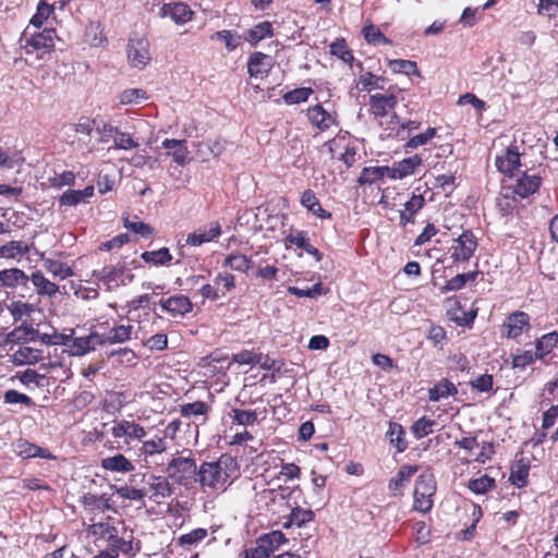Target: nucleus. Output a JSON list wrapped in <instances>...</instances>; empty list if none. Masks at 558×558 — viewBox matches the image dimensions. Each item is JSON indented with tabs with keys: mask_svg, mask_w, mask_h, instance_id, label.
Instances as JSON below:
<instances>
[{
	"mask_svg": "<svg viewBox=\"0 0 558 558\" xmlns=\"http://www.w3.org/2000/svg\"><path fill=\"white\" fill-rule=\"evenodd\" d=\"M239 471L238 462L228 454H222L217 461L203 462L197 469L196 483L206 489H225Z\"/></svg>",
	"mask_w": 558,
	"mask_h": 558,
	"instance_id": "nucleus-1",
	"label": "nucleus"
},
{
	"mask_svg": "<svg viewBox=\"0 0 558 558\" xmlns=\"http://www.w3.org/2000/svg\"><path fill=\"white\" fill-rule=\"evenodd\" d=\"M197 469L198 465L193 452L184 449L171 457L165 473L173 484L189 488L196 483Z\"/></svg>",
	"mask_w": 558,
	"mask_h": 558,
	"instance_id": "nucleus-2",
	"label": "nucleus"
},
{
	"mask_svg": "<svg viewBox=\"0 0 558 558\" xmlns=\"http://www.w3.org/2000/svg\"><path fill=\"white\" fill-rule=\"evenodd\" d=\"M478 247V238L472 229H464L452 239L448 248L449 258L453 264L468 263L475 254Z\"/></svg>",
	"mask_w": 558,
	"mask_h": 558,
	"instance_id": "nucleus-3",
	"label": "nucleus"
},
{
	"mask_svg": "<svg viewBox=\"0 0 558 558\" xmlns=\"http://www.w3.org/2000/svg\"><path fill=\"white\" fill-rule=\"evenodd\" d=\"M286 542L281 531L265 533L256 538L254 546L243 550L242 558H269Z\"/></svg>",
	"mask_w": 558,
	"mask_h": 558,
	"instance_id": "nucleus-4",
	"label": "nucleus"
},
{
	"mask_svg": "<svg viewBox=\"0 0 558 558\" xmlns=\"http://www.w3.org/2000/svg\"><path fill=\"white\" fill-rule=\"evenodd\" d=\"M436 493V482L433 474H421L415 482L413 492V510L427 513L434 506L433 496Z\"/></svg>",
	"mask_w": 558,
	"mask_h": 558,
	"instance_id": "nucleus-5",
	"label": "nucleus"
},
{
	"mask_svg": "<svg viewBox=\"0 0 558 558\" xmlns=\"http://www.w3.org/2000/svg\"><path fill=\"white\" fill-rule=\"evenodd\" d=\"M145 496L156 504L163 505L174 494V484L170 482L167 475L149 474L145 481Z\"/></svg>",
	"mask_w": 558,
	"mask_h": 558,
	"instance_id": "nucleus-6",
	"label": "nucleus"
},
{
	"mask_svg": "<svg viewBox=\"0 0 558 558\" xmlns=\"http://www.w3.org/2000/svg\"><path fill=\"white\" fill-rule=\"evenodd\" d=\"M398 92L397 86H390L385 94L377 93L369 96V113L379 124H383V120L397 107Z\"/></svg>",
	"mask_w": 558,
	"mask_h": 558,
	"instance_id": "nucleus-7",
	"label": "nucleus"
},
{
	"mask_svg": "<svg viewBox=\"0 0 558 558\" xmlns=\"http://www.w3.org/2000/svg\"><path fill=\"white\" fill-rule=\"evenodd\" d=\"M150 44L145 35L134 34L129 38L126 56L129 63L136 69L143 70L151 61Z\"/></svg>",
	"mask_w": 558,
	"mask_h": 558,
	"instance_id": "nucleus-8",
	"label": "nucleus"
},
{
	"mask_svg": "<svg viewBox=\"0 0 558 558\" xmlns=\"http://www.w3.org/2000/svg\"><path fill=\"white\" fill-rule=\"evenodd\" d=\"M93 277L102 281L108 289L126 286L134 279V275L125 265H106L100 269H95Z\"/></svg>",
	"mask_w": 558,
	"mask_h": 558,
	"instance_id": "nucleus-9",
	"label": "nucleus"
},
{
	"mask_svg": "<svg viewBox=\"0 0 558 558\" xmlns=\"http://www.w3.org/2000/svg\"><path fill=\"white\" fill-rule=\"evenodd\" d=\"M531 318L523 311H514L507 315L501 325V336L508 339H518L531 330Z\"/></svg>",
	"mask_w": 558,
	"mask_h": 558,
	"instance_id": "nucleus-10",
	"label": "nucleus"
},
{
	"mask_svg": "<svg viewBox=\"0 0 558 558\" xmlns=\"http://www.w3.org/2000/svg\"><path fill=\"white\" fill-rule=\"evenodd\" d=\"M98 328L101 330L99 332L104 345L124 343L132 338L133 326L130 323L114 324L110 327L108 320H106L99 323Z\"/></svg>",
	"mask_w": 558,
	"mask_h": 558,
	"instance_id": "nucleus-11",
	"label": "nucleus"
},
{
	"mask_svg": "<svg viewBox=\"0 0 558 558\" xmlns=\"http://www.w3.org/2000/svg\"><path fill=\"white\" fill-rule=\"evenodd\" d=\"M111 435L116 439L123 438L126 445L133 441H141L147 435L146 429L135 421L120 420L116 421L111 427Z\"/></svg>",
	"mask_w": 558,
	"mask_h": 558,
	"instance_id": "nucleus-12",
	"label": "nucleus"
},
{
	"mask_svg": "<svg viewBox=\"0 0 558 558\" xmlns=\"http://www.w3.org/2000/svg\"><path fill=\"white\" fill-rule=\"evenodd\" d=\"M495 166L497 170L508 178H513L515 171L521 167V153L515 144H511L499 156H496Z\"/></svg>",
	"mask_w": 558,
	"mask_h": 558,
	"instance_id": "nucleus-13",
	"label": "nucleus"
},
{
	"mask_svg": "<svg viewBox=\"0 0 558 558\" xmlns=\"http://www.w3.org/2000/svg\"><path fill=\"white\" fill-rule=\"evenodd\" d=\"M159 306L172 318H183L193 311V303L183 294L171 295L159 301Z\"/></svg>",
	"mask_w": 558,
	"mask_h": 558,
	"instance_id": "nucleus-14",
	"label": "nucleus"
},
{
	"mask_svg": "<svg viewBox=\"0 0 558 558\" xmlns=\"http://www.w3.org/2000/svg\"><path fill=\"white\" fill-rule=\"evenodd\" d=\"M422 165L423 158L418 154L395 161L389 166V179L402 180L413 175Z\"/></svg>",
	"mask_w": 558,
	"mask_h": 558,
	"instance_id": "nucleus-15",
	"label": "nucleus"
},
{
	"mask_svg": "<svg viewBox=\"0 0 558 558\" xmlns=\"http://www.w3.org/2000/svg\"><path fill=\"white\" fill-rule=\"evenodd\" d=\"M222 234L219 221L214 220L208 226H203L190 233L185 240L187 245L201 246L218 239Z\"/></svg>",
	"mask_w": 558,
	"mask_h": 558,
	"instance_id": "nucleus-16",
	"label": "nucleus"
},
{
	"mask_svg": "<svg viewBox=\"0 0 558 558\" xmlns=\"http://www.w3.org/2000/svg\"><path fill=\"white\" fill-rule=\"evenodd\" d=\"M447 303L449 306L446 311V315L451 322L456 323L457 326L472 327L477 315V308L469 312L464 311L461 302L457 298H449Z\"/></svg>",
	"mask_w": 558,
	"mask_h": 558,
	"instance_id": "nucleus-17",
	"label": "nucleus"
},
{
	"mask_svg": "<svg viewBox=\"0 0 558 558\" xmlns=\"http://www.w3.org/2000/svg\"><path fill=\"white\" fill-rule=\"evenodd\" d=\"M142 446L138 449V456L146 463L155 462V458L168 450L166 436L155 435L150 439H142Z\"/></svg>",
	"mask_w": 558,
	"mask_h": 558,
	"instance_id": "nucleus-18",
	"label": "nucleus"
},
{
	"mask_svg": "<svg viewBox=\"0 0 558 558\" xmlns=\"http://www.w3.org/2000/svg\"><path fill=\"white\" fill-rule=\"evenodd\" d=\"M102 340L99 331H92L89 335L84 337H76L70 340L68 347H70L72 355L82 356L92 351H95L97 347H102Z\"/></svg>",
	"mask_w": 558,
	"mask_h": 558,
	"instance_id": "nucleus-19",
	"label": "nucleus"
},
{
	"mask_svg": "<svg viewBox=\"0 0 558 558\" xmlns=\"http://www.w3.org/2000/svg\"><path fill=\"white\" fill-rule=\"evenodd\" d=\"M543 183V178L538 174H530L523 171L513 185V194L521 198H526L535 194Z\"/></svg>",
	"mask_w": 558,
	"mask_h": 558,
	"instance_id": "nucleus-20",
	"label": "nucleus"
},
{
	"mask_svg": "<svg viewBox=\"0 0 558 558\" xmlns=\"http://www.w3.org/2000/svg\"><path fill=\"white\" fill-rule=\"evenodd\" d=\"M426 201L422 194L413 193L409 201L404 203L403 209L400 210L399 225L405 228L408 225L415 223L416 215L423 209Z\"/></svg>",
	"mask_w": 558,
	"mask_h": 558,
	"instance_id": "nucleus-21",
	"label": "nucleus"
},
{
	"mask_svg": "<svg viewBox=\"0 0 558 558\" xmlns=\"http://www.w3.org/2000/svg\"><path fill=\"white\" fill-rule=\"evenodd\" d=\"M56 31L53 28H44L26 39L25 47H32L35 51L49 53L54 49Z\"/></svg>",
	"mask_w": 558,
	"mask_h": 558,
	"instance_id": "nucleus-22",
	"label": "nucleus"
},
{
	"mask_svg": "<svg viewBox=\"0 0 558 558\" xmlns=\"http://www.w3.org/2000/svg\"><path fill=\"white\" fill-rule=\"evenodd\" d=\"M272 69V58L264 52H253L247 61V72L252 77L267 76Z\"/></svg>",
	"mask_w": 558,
	"mask_h": 558,
	"instance_id": "nucleus-23",
	"label": "nucleus"
},
{
	"mask_svg": "<svg viewBox=\"0 0 558 558\" xmlns=\"http://www.w3.org/2000/svg\"><path fill=\"white\" fill-rule=\"evenodd\" d=\"M531 461L529 458L521 457L510 466L509 482L517 488H524L529 484Z\"/></svg>",
	"mask_w": 558,
	"mask_h": 558,
	"instance_id": "nucleus-24",
	"label": "nucleus"
},
{
	"mask_svg": "<svg viewBox=\"0 0 558 558\" xmlns=\"http://www.w3.org/2000/svg\"><path fill=\"white\" fill-rule=\"evenodd\" d=\"M307 119L313 126L320 131H326L336 124V118L331 116L322 105L308 107Z\"/></svg>",
	"mask_w": 558,
	"mask_h": 558,
	"instance_id": "nucleus-25",
	"label": "nucleus"
},
{
	"mask_svg": "<svg viewBox=\"0 0 558 558\" xmlns=\"http://www.w3.org/2000/svg\"><path fill=\"white\" fill-rule=\"evenodd\" d=\"M162 16L170 15L177 24H185L193 19L194 12L184 2L166 3L161 8Z\"/></svg>",
	"mask_w": 558,
	"mask_h": 558,
	"instance_id": "nucleus-26",
	"label": "nucleus"
},
{
	"mask_svg": "<svg viewBox=\"0 0 558 558\" xmlns=\"http://www.w3.org/2000/svg\"><path fill=\"white\" fill-rule=\"evenodd\" d=\"M275 35L272 23L269 21H263L252 28H248L244 35L243 39L248 43L252 47L257 46V44L266 38H271Z\"/></svg>",
	"mask_w": 558,
	"mask_h": 558,
	"instance_id": "nucleus-27",
	"label": "nucleus"
},
{
	"mask_svg": "<svg viewBox=\"0 0 558 558\" xmlns=\"http://www.w3.org/2000/svg\"><path fill=\"white\" fill-rule=\"evenodd\" d=\"M417 465L403 464L398 470L395 477L390 478L388 489L393 496L401 495L403 487L409 483L412 476L417 472Z\"/></svg>",
	"mask_w": 558,
	"mask_h": 558,
	"instance_id": "nucleus-28",
	"label": "nucleus"
},
{
	"mask_svg": "<svg viewBox=\"0 0 558 558\" xmlns=\"http://www.w3.org/2000/svg\"><path fill=\"white\" fill-rule=\"evenodd\" d=\"M38 330L32 325L22 324L7 333L5 343L24 344L37 340Z\"/></svg>",
	"mask_w": 558,
	"mask_h": 558,
	"instance_id": "nucleus-29",
	"label": "nucleus"
},
{
	"mask_svg": "<svg viewBox=\"0 0 558 558\" xmlns=\"http://www.w3.org/2000/svg\"><path fill=\"white\" fill-rule=\"evenodd\" d=\"M28 278L32 281L36 293L39 296L52 298L59 293V286L50 281L48 278H46L40 270L32 272V275L28 276Z\"/></svg>",
	"mask_w": 558,
	"mask_h": 558,
	"instance_id": "nucleus-30",
	"label": "nucleus"
},
{
	"mask_svg": "<svg viewBox=\"0 0 558 558\" xmlns=\"http://www.w3.org/2000/svg\"><path fill=\"white\" fill-rule=\"evenodd\" d=\"M16 453L23 459H29V458H44V459H54V456L48 450L43 447H39L35 444L29 442L26 439H19L16 442Z\"/></svg>",
	"mask_w": 558,
	"mask_h": 558,
	"instance_id": "nucleus-31",
	"label": "nucleus"
},
{
	"mask_svg": "<svg viewBox=\"0 0 558 558\" xmlns=\"http://www.w3.org/2000/svg\"><path fill=\"white\" fill-rule=\"evenodd\" d=\"M94 186L87 185L83 190H68L59 197L60 207H72L94 196Z\"/></svg>",
	"mask_w": 558,
	"mask_h": 558,
	"instance_id": "nucleus-32",
	"label": "nucleus"
},
{
	"mask_svg": "<svg viewBox=\"0 0 558 558\" xmlns=\"http://www.w3.org/2000/svg\"><path fill=\"white\" fill-rule=\"evenodd\" d=\"M43 357L44 352L41 349L21 345L16 351L12 353L11 361L15 365H32L43 360Z\"/></svg>",
	"mask_w": 558,
	"mask_h": 558,
	"instance_id": "nucleus-33",
	"label": "nucleus"
},
{
	"mask_svg": "<svg viewBox=\"0 0 558 558\" xmlns=\"http://www.w3.org/2000/svg\"><path fill=\"white\" fill-rule=\"evenodd\" d=\"M100 466L108 472L129 473L134 471V464L122 453L104 458Z\"/></svg>",
	"mask_w": 558,
	"mask_h": 558,
	"instance_id": "nucleus-34",
	"label": "nucleus"
},
{
	"mask_svg": "<svg viewBox=\"0 0 558 558\" xmlns=\"http://www.w3.org/2000/svg\"><path fill=\"white\" fill-rule=\"evenodd\" d=\"M28 276L20 268H8L0 270V287L15 289L17 286H26Z\"/></svg>",
	"mask_w": 558,
	"mask_h": 558,
	"instance_id": "nucleus-35",
	"label": "nucleus"
},
{
	"mask_svg": "<svg viewBox=\"0 0 558 558\" xmlns=\"http://www.w3.org/2000/svg\"><path fill=\"white\" fill-rule=\"evenodd\" d=\"M301 204L308 211L322 219H331L332 214L324 209L315 192L311 189L305 190L301 195Z\"/></svg>",
	"mask_w": 558,
	"mask_h": 558,
	"instance_id": "nucleus-36",
	"label": "nucleus"
},
{
	"mask_svg": "<svg viewBox=\"0 0 558 558\" xmlns=\"http://www.w3.org/2000/svg\"><path fill=\"white\" fill-rule=\"evenodd\" d=\"M356 66L360 69V76L356 80L355 86L361 92H371L373 89H383L384 86L380 82H384L385 78L373 74L372 72H363V63L359 61Z\"/></svg>",
	"mask_w": 558,
	"mask_h": 558,
	"instance_id": "nucleus-37",
	"label": "nucleus"
},
{
	"mask_svg": "<svg viewBox=\"0 0 558 558\" xmlns=\"http://www.w3.org/2000/svg\"><path fill=\"white\" fill-rule=\"evenodd\" d=\"M558 345V331L547 332L534 341V347L539 360H545Z\"/></svg>",
	"mask_w": 558,
	"mask_h": 558,
	"instance_id": "nucleus-38",
	"label": "nucleus"
},
{
	"mask_svg": "<svg viewBox=\"0 0 558 558\" xmlns=\"http://www.w3.org/2000/svg\"><path fill=\"white\" fill-rule=\"evenodd\" d=\"M458 395V388L456 385L449 379H441L434 387L428 390V399L432 402H438L442 398L454 397Z\"/></svg>",
	"mask_w": 558,
	"mask_h": 558,
	"instance_id": "nucleus-39",
	"label": "nucleus"
},
{
	"mask_svg": "<svg viewBox=\"0 0 558 558\" xmlns=\"http://www.w3.org/2000/svg\"><path fill=\"white\" fill-rule=\"evenodd\" d=\"M43 266L56 279L64 280L74 276V270L71 266L53 258L43 257Z\"/></svg>",
	"mask_w": 558,
	"mask_h": 558,
	"instance_id": "nucleus-40",
	"label": "nucleus"
},
{
	"mask_svg": "<svg viewBox=\"0 0 558 558\" xmlns=\"http://www.w3.org/2000/svg\"><path fill=\"white\" fill-rule=\"evenodd\" d=\"M210 410V405L207 404L206 402L194 401L181 404L179 411L181 416L186 418L203 416V423H205L207 421V416Z\"/></svg>",
	"mask_w": 558,
	"mask_h": 558,
	"instance_id": "nucleus-41",
	"label": "nucleus"
},
{
	"mask_svg": "<svg viewBox=\"0 0 558 558\" xmlns=\"http://www.w3.org/2000/svg\"><path fill=\"white\" fill-rule=\"evenodd\" d=\"M162 147L168 150V155L172 157L174 162L178 165L185 163L189 153L185 141L166 138L162 142Z\"/></svg>",
	"mask_w": 558,
	"mask_h": 558,
	"instance_id": "nucleus-42",
	"label": "nucleus"
},
{
	"mask_svg": "<svg viewBox=\"0 0 558 558\" xmlns=\"http://www.w3.org/2000/svg\"><path fill=\"white\" fill-rule=\"evenodd\" d=\"M391 122L398 124L396 137H398L401 141H408L409 136H412L413 132L417 131L421 128L420 121L410 119L401 120L396 112L391 114Z\"/></svg>",
	"mask_w": 558,
	"mask_h": 558,
	"instance_id": "nucleus-43",
	"label": "nucleus"
},
{
	"mask_svg": "<svg viewBox=\"0 0 558 558\" xmlns=\"http://www.w3.org/2000/svg\"><path fill=\"white\" fill-rule=\"evenodd\" d=\"M31 252V245L24 241H10L0 246V256L14 259L22 257Z\"/></svg>",
	"mask_w": 558,
	"mask_h": 558,
	"instance_id": "nucleus-44",
	"label": "nucleus"
},
{
	"mask_svg": "<svg viewBox=\"0 0 558 558\" xmlns=\"http://www.w3.org/2000/svg\"><path fill=\"white\" fill-rule=\"evenodd\" d=\"M405 430L401 424L396 422L389 423L387 437L389 442L396 447L398 452H403L408 448V441L405 440Z\"/></svg>",
	"mask_w": 558,
	"mask_h": 558,
	"instance_id": "nucleus-45",
	"label": "nucleus"
},
{
	"mask_svg": "<svg viewBox=\"0 0 558 558\" xmlns=\"http://www.w3.org/2000/svg\"><path fill=\"white\" fill-rule=\"evenodd\" d=\"M85 40L92 47H100L107 43V37L100 22H89L85 29Z\"/></svg>",
	"mask_w": 558,
	"mask_h": 558,
	"instance_id": "nucleus-46",
	"label": "nucleus"
},
{
	"mask_svg": "<svg viewBox=\"0 0 558 558\" xmlns=\"http://www.w3.org/2000/svg\"><path fill=\"white\" fill-rule=\"evenodd\" d=\"M539 360L535 350L518 349L511 354V365L513 368L524 371L527 366Z\"/></svg>",
	"mask_w": 558,
	"mask_h": 558,
	"instance_id": "nucleus-47",
	"label": "nucleus"
},
{
	"mask_svg": "<svg viewBox=\"0 0 558 558\" xmlns=\"http://www.w3.org/2000/svg\"><path fill=\"white\" fill-rule=\"evenodd\" d=\"M385 175L389 178V166L365 167L357 182L361 185L373 184L380 181Z\"/></svg>",
	"mask_w": 558,
	"mask_h": 558,
	"instance_id": "nucleus-48",
	"label": "nucleus"
},
{
	"mask_svg": "<svg viewBox=\"0 0 558 558\" xmlns=\"http://www.w3.org/2000/svg\"><path fill=\"white\" fill-rule=\"evenodd\" d=\"M315 518L314 512L311 509H303L301 507H295L292 509L291 513L288 517L287 522H284V527L304 526L306 523L313 521Z\"/></svg>",
	"mask_w": 558,
	"mask_h": 558,
	"instance_id": "nucleus-49",
	"label": "nucleus"
},
{
	"mask_svg": "<svg viewBox=\"0 0 558 558\" xmlns=\"http://www.w3.org/2000/svg\"><path fill=\"white\" fill-rule=\"evenodd\" d=\"M329 48L331 56L337 57L344 63L352 66L353 62L355 61V58L343 37L337 38L333 43L330 44Z\"/></svg>",
	"mask_w": 558,
	"mask_h": 558,
	"instance_id": "nucleus-50",
	"label": "nucleus"
},
{
	"mask_svg": "<svg viewBox=\"0 0 558 558\" xmlns=\"http://www.w3.org/2000/svg\"><path fill=\"white\" fill-rule=\"evenodd\" d=\"M437 133H438L437 128L429 126L422 133L409 136V140L404 143L403 147L408 151L409 149H416L421 146H425L434 137L437 136Z\"/></svg>",
	"mask_w": 558,
	"mask_h": 558,
	"instance_id": "nucleus-51",
	"label": "nucleus"
},
{
	"mask_svg": "<svg viewBox=\"0 0 558 558\" xmlns=\"http://www.w3.org/2000/svg\"><path fill=\"white\" fill-rule=\"evenodd\" d=\"M252 259L244 254L231 253L226 256L223 266L232 270L246 274L252 267Z\"/></svg>",
	"mask_w": 558,
	"mask_h": 558,
	"instance_id": "nucleus-52",
	"label": "nucleus"
},
{
	"mask_svg": "<svg viewBox=\"0 0 558 558\" xmlns=\"http://www.w3.org/2000/svg\"><path fill=\"white\" fill-rule=\"evenodd\" d=\"M476 277H477L476 271L459 274V275L452 277L451 279L447 280L445 286L441 287L440 290L442 293H446L448 291L461 290L462 288H464L466 286L468 282L474 281L476 279Z\"/></svg>",
	"mask_w": 558,
	"mask_h": 558,
	"instance_id": "nucleus-53",
	"label": "nucleus"
},
{
	"mask_svg": "<svg viewBox=\"0 0 558 558\" xmlns=\"http://www.w3.org/2000/svg\"><path fill=\"white\" fill-rule=\"evenodd\" d=\"M108 547L107 548H113L117 551V556H119L120 553L123 555H134L133 553V537L130 536V539H125L122 536H119L118 529L116 527V533H112V537L108 538L107 541Z\"/></svg>",
	"mask_w": 558,
	"mask_h": 558,
	"instance_id": "nucleus-54",
	"label": "nucleus"
},
{
	"mask_svg": "<svg viewBox=\"0 0 558 558\" xmlns=\"http://www.w3.org/2000/svg\"><path fill=\"white\" fill-rule=\"evenodd\" d=\"M496 487V480L487 474L469 481L468 488L475 495H483Z\"/></svg>",
	"mask_w": 558,
	"mask_h": 558,
	"instance_id": "nucleus-55",
	"label": "nucleus"
},
{
	"mask_svg": "<svg viewBox=\"0 0 558 558\" xmlns=\"http://www.w3.org/2000/svg\"><path fill=\"white\" fill-rule=\"evenodd\" d=\"M53 12L54 5L49 4L46 0H39L36 13L32 16L29 23L33 26L40 28Z\"/></svg>",
	"mask_w": 558,
	"mask_h": 558,
	"instance_id": "nucleus-56",
	"label": "nucleus"
},
{
	"mask_svg": "<svg viewBox=\"0 0 558 558\" xmlns=\"http://www.w3.org/2000/svg\"><path fill=\"white\" fill-rule=\"evenodd\" d=\"M10 314L14 322L22 320L24 317H29L36 310V306L32 303L23 301H13L8 306Z\"/></svg>",
	"mask_w": 558,
	"mask_h": 558,
	"instance_id": "nucleus-57",
	"label": "nucleus"
},
{
	"mask_svg": "<svg viewBox=\"0 0 558 558\" xmlns=\"http://www.w3.org/2000/svg\"><path fill=\"white\" fill-rule=\"evenodd\" d=\"M208 535L206 529L197 527L191 532L183 534L179 537V544L186 550H190L192 546L205 539Z\"/></svg>",
	"mask_w": 558,
	"mask_h": 558,
	"instance_id": "nucleus-58",
	"label": "nucleus"
},
{
	"mask_svg": "<svg viewBox=\"0 0 558 558\" xmlns=\"http://www.w3.org/2000/svg\"><path fill=\"white\" fill-rule=\"evenodd\" d=\"M142 258L154 265H168L172 260V255L167 247H161L156 251L144 252Z\"/></svg>",
	"mask_w": 558,
	"mask_h": 558,
	"instance_id": "nucleus-59",
	"label": "nucleus"
},
{
	"mask_svg": "<svg viewBox=\"0 0 558 558\" xmlns=\"http://www.w3.org/2000/svg\"><path fill=\"white\" fill-rule=\"evenodd\" d=\"M211 40H221L225 43L226 49L231 52L235 50L241 44V36L233 34L231 31L222 29L214 33L210 36Z\"/></svg>",
	"mask_w": 558,
	"mask_h": 558,
	"instance_id": "nucleus-60",
	"label": "nucleus"
},
{
	"mask_svg": "<svg viewBox=\"0 0 558 558\" xmlns=\"http://www.w3.org/2000/svg\"><path fill=\"white\" fill-rule=\"evenodd\" d=\"M389 68L393 73H403L407 75L420 76V70L415 61L405 59H396L389 61Z\"/></svg>",
	"mask_w": 558,
	"mask_h": 558,
	"instance_id": "nucleus-61",
	"label": "nucleus"
},
{
	"mask_svg": "<svg viewBox=\"0 0 558 558\" xmlns=\"http://www.w3.org/2000/svg\"><path fill=\"white\" fill-rule=\"evenodd\" d=\"M87 532L95 538V541L107 542L108 538L112 537V533H116V526L99 522L90 524L87 529Z\"/></svg>",
	"mask_w": 558,
	"mask_h": 558,
	"instance_id": "nucleus-62",
	"label": "nucleus"
},
{
	"mask_svg": "<svg viewBox=\"0 0 558 558\" xmlns=\"http://www.w3.org/2000/svg\"><path fill=\"white\" fill-rule=\"evenodd\" d=\"M558 418V403L551 404L546 411L542 414V434L539 435L538 442H542L546 437V430L550 429L557 422Z\"/></svg>",
	"mask_w": 558,
	"mask_h": 558,
	"instance_id": "nucleus-63",
	"label": "nucleus"
},
{
	"mask_svg": "<svg viewBox=\"0 0 558 558\" xmlns=\"http://www.w3.org/2000/svg\"><path fill=\"white\" fill-rule=\"evenodd\" d=\"M312 94L311 87H300L283 94L282 99L287 105H296L306 102Z\"/></svg>",
	"mask_w": 558,
	"mask_h": 558,
	"instance_id": "nucleus-64",
	"label": "nucleus"
}]
</instances>
